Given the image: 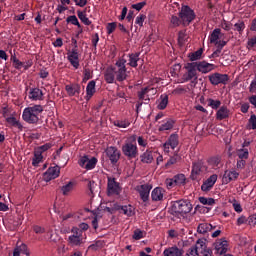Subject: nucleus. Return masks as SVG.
Segmentation results:
<instances>
[{"mask_svg":"<svg viewBox=\"0 0 256 256\" xmlns=\"http://www.w3.org/2000/svg\"><path fill=\"white\" fill-rule=\"evenodd\" d=\"M67 59L74 69H79V52L77 51V48H73L67 53Z\"/></svg>","mask_w":256,"mask_h":256,"instance_id":"f3484780","label":"nucleus"},{"mask_svg":"<svg viewBox=\"0 0 256 256\" xmlns=\"http://www.w3.org/2000/svg\"><path fill=\"white\" fill-rule=\"evenodd\" d=\"M42 113L43 107L41 105L29 106L23 110L22 119L26 123L35 124L39 122Z\"/></svg>","mask_w":256,"mask_h":256,"instance_id":"f03ea898","label":"nucleus"},{"mask_svg":"<svg viewBox=\"0 0 256 256\" xmlns=\"http://www.w3.org/2000/svg\"><path fill=\"white\" fill-rule=\"evenodd\" d=\"M208 105L211 109H219V107H221V101L210 98L208 99Z\"/></svg>","mask_w":256,"mask_h":256,"instance_id":"49530a36","label":"nucleus"},{"mask_svg":"<svg viewBox=\"0 0 256 256\" xmlns=\"http://www.w3.org/2000/svg\"><path fill=\"white\" fill-rule=\"evenodd\" d=\"M179 145V136L177 134L170 135L169 139L164 143V152L170 153Z\"/></svg>","mask_w":256,"mask_h":256,"instance_id":"ddd939ff","label":"nucleus"},{"mask_svg":"<svg viewBox=\"0 0 256 256\" xmlns=\"http://www.w3.org/2000/svg\"><path fill=\"white\" fill-rule=\"evenodd\" d=\"M144 236V232L141 231L140 229H136L134 231V234L132 236V239H134L135 241H139L140 239H143Z\"/></svg>","mask_w":256,"mask_h":256,"instance_id":"603ef678","label":"nucleus"},{"mask_svg":"<svg viewBox=\"0 0 256 256\" xmlns=\"http://www.w3.org/2000/svg\"><path fill=\"white\" fill-rule=\"evenodd\" d=\"M221 27L224 29V31H231V23L225 20L221 23Z\"/></svg>","mask_w":256,"mask_h":256,"instance_id":"69168bd1","label":"nucleus"},{"mask_svg":"<svg viewBox=\"0 0 256 256\" xmlns=\"http://www.w3.org/2000/svg\"><path fill=\"white\" fill-rule=\"evenodd\" d=\"M61 173V168L59 166L50 167L44 173V181L49 182L52 179H57Z\"/></svg>","mask_w":256,"mask_h":256,"instance_id":"2eb2a0df","label":"nucleus"},{"mask_svg":"<svg viewBox=\"0 0 256 256\" xmlns=\"http://www.w3.org/2000/svg\"><path fill=\"white\" fill-rule=\"evenodd\" d=\"M179 18L181 19L183 25H190L192 21L195 20V11L187 5H183L179 12Z\"/></svg>","mask_w":256,"mask_h":256,"instance_id":"0eeeda50","label":"nucleus"},{"mask_svg":"<svg viewBox=\"0 0 256 256\" xmlns=\"http://www.w3.org/2000/svg\"><path fill=\"white\" fill-rule=\"evenodd\" d=\"M184 69H186V72L182 75L181 79L179 80V83L197 81V68L195 67V64L193 62L187 63L184 66Z\"/></svg>","mask_w":256,"mask_h":256,"instance_id":"423d86ee","label":"nucleus"},{"mask_svg":"<svg viewBox=\"0 0 256 256\" xmlns=\"http://www.w3.org/2000/svg\"><path fill=\"white\" fill-rule=\"evenodd\" d=\"M91 79V70L85 69L84 70V76H83V83H87Z\"/></svg>","mask_w":256,"mask_h":256,"instance_id":"e2e57ef3","label":"nucleus"},{"mask_svg":"<svg viewBox=\"0 0 256 256\" xmlns=\"http://www.w3.org/2000/svg\"><path fill=\"white\" fill-rule=\"evenodd\" d=\"M170 23L173 27H179V25H181V20L177 16H172Z\"/></svg>","mask_w":256,"mask_h":256,"instance_id":"bf43d9fd","label":"nucleus"},{"mask_svg":"<svg viewBox=\"0 0 256 256\" xmlns=\"http://www.w3.org/2000/svg\"><path fill=\"white\" fill-rule=\"evenodd\" d=\"M172 211L176 215H187V213H191L193 211V204L189 200H177L172 204Z\"/></svg>","mask_w":256,"mask_h":256,"instance_id":"39448f33","label":"nucleus"},{"mask_svg":"<svg viewBox=\"0 0 256 256\" xmlns=\"http://www.w3.org/2000/svg\"><path fill=\"white\" fill-rule=\"evenodd\" d=\"M73 235L68 237V243L72 247H79V245H83V235L81 234V230L78 228H72Z\"/></svg>","mask_w":256,"mask_h":256,"instance_id":"1a4fd4ad","label":"nucleus"},{"mask_svg":"<svg viewBox=\"0 0 256 256\" xmlns=\"http://www.w3.org/2000/svg\"><path fill=\"white\" fill-rule=\"evenodd\" d=\"M106 155L111 163H117L121 157V152L116 147L110 146L106 149Z\"/></svg>","mask_w":256,"mask_h":256,"instance_id":"6ab92c4d","label":"nucleus"},{"mask_svg":"<svg viewBox=\"0 0 256 256\" xmlns=\"http://www.w3.org/2000/svg\"><path fill=\"white\" fill-rule=\"evenodd\" d=\"M249 125L251 126V129H256V115L255 114L250 116Z\"/></svg>","mask_w":256,"mask_h":256,"instance_id":"0e129e2a","label":"nucleus"},{"mask_svg":"<svg viewBox=\"0 0 256 256\" xmlns=\"http://www.w3.org/2000/svg\"><path fill=\"white\" fill-rule=\"evenodd\" d=\"M61 191L63 195H69V193L73 191V182H69L68 184L62 186Z\"/></svg>","mask_w":256,"mask_h":256,"instance_id":"c03bdc74","label":"nucleus"},{"mask_svg":"<svg viewBox=\"0 0 256 256\" xmlns=\"http://www.w3.org/2000/svg\"><path fill=\"white\" fill-rule=\"evenodd\" d=\"M217 174L211 175L201 186L202 191H211L215 183H217Z\"/></svg>","mask_w":256,"mask_h":256,"instance_id":"b1692460","label":"nucleus"},{"mask_svg":"<svg viewBox=\"0 0 256 256\" xmlns=\"http://www.w3.org/2000/svg\"><path fill=\"white\" fill-rule=\"evenodd\" d=\"M152 201H163L165 197V189L161 187H156L151 193Z\"/></svg>","mask_w":256,"mask_h":256,"instance_id":"393cba45","label":"nucleus"},{"mask_svg":"<svg viewBox=\"0 0 256 256\" xmlns=\"http://www.w3.org/2000/svg\"><path fill=\"white\" fill-rule=\"evenodd\" d=\"M122 153L128 159H135L139 155V149L137 148V136H130L122 146Z\"/></svg>","mask_w":256,"mask_h":256,"instance_id":"20e7f679","label":"nucleus"},{"mask_svg":"<svg viewBox=\"0 0 256 256\" xmlns=\"http://www.w3.org/2000/svg\"><path fill=\"white\" fill-rule=\"evenodd\" d=\"M248 223H249V225H252V227H255V225H256V215L250 216L248 218Z\"/></svg>","mask_w":256,"mask_h":256,"instance_id":"774afa93","label":"nucleus"},{"mask_svg":"<svg viewBox=\"0 0 256 256\" xmlns=\"http://www.w3.org/2000/svg\"><path fill=\"white\" fill-rule=\"evenodd\" d=\"M194 66L196 67V71H199L200 73H211V71H214L215 69V64H211L206 61L202 62H193Z\"/></svg>","mask_w":256,"mask_h":256,"instance_id":"f8f14e48","label":"nucleus"},{"mask_svg":"<svg viewBox=\"0 0 256 256\" xmlns=\"http://www.w3.org/2000/svg\"><path fill=\"white\" fill-rule=\"evenodd\" d=\"M152 189H153V186L151 184H142L138 186L137 191L142 201H144V203L149 201V194L151 193Z\"/></svg>","mask_w":256,"mask_h":256,"instance_id":"dca6fc26","label":"nucleus"},{"mask_svg":"<svg viewBox=\"0 0 256 256\" xmlns=\"http://www.w3.org/2000/svg\"><path fill=\"white\" fill-rule=\"evenodd\" d=\"M79 165L82 167V169H86L87 171H91L92 169H95L97 166V158L92 157L89 159V156H82L79 159Z\"/></svg>","mask_w":256,"mask_h":256,"instance_id":"9d476101","label":"nucleus"},{"mask_svg":"<svg viewBox=\"0 0 256 256\" xmlns=\"http://www.w3.org/2000/svg\"><path fill=\"white\" fill-rule=\"evenodd\" d=\"M28 97L31 101H43V90L39 88H31Z\"/></svg>","mask_w":256,"mask_h":256,"instance_id":"5701e85b","label":"nucleus"},{"mask_svg":"<svg viewBox=\"0 0 256 256\" xmlns=\"http://www.w3.org/2000/svg\"><path fill=\"white\" fill-rule=\"evenodd\" d=\"M107 193H108V195H120L121 194V185L119 184V182H116L115 178H113V177H108Z\"/></svg>","mask_w":256,"mask_h":256,"instance_id":"9b49d317","label":"nucleus"},{"mask_svg":"<svg viewBox=\"0 0 256 256\" xmlns=\"http://www.w3.org/2000/svg\"><path fill=\"white\" fill-rule=\"evenodd\" d=\"M239 177V172L235 170H226L224 172L222 181L225 185L231 183V181H235Z\"/></svg>","mask_w":256,"mask_h":256,"instance_id":"412c9836","label":"nucleus"},{"mask_svg":"<svg viewBox=\"0 0 256 256\" xmlns=\"http://www.w3.org/2000/svg\"><path fill=\"white\" fill-rule=\"evenodd\" d=\"M247 47L248 49H253V47H256V35L248 38Z\"/></svg>","mask_w":256,"mask_h":256,"instance_id":"6e6d98bb","label":"nucleus"},{"mask_svg":"<svg viewBox=\"0 0 256 256\" xmlns=\"http://www.w3.org/2000/svg\"><path fill=\"white\" fill-rule=\"evenodd\" d=\"M187 256H213V251L207 247L206 240L199 239L194 246L189 248Z\"/></svg>","mask_w":256,"mask_h":256,"instance_id":"7ed1b4c3","label":"nucleus"},{"mask_svg":"<svg viewBox=\"0 0 256 256\" xmlns=\"http://www.w3.org/2000/svg\"><path fill=\"white\" fill-rule=\"evenodd\" d=\"M77 15H78V18L80 19V21H82V23H84V25H91V20H89L85 11L84 12L77 11Z\"/></svg>","mask_w":256,"mask_h":256,"instance_id":"a19ab883","label":"nucleus"},{"mask_svg":"<svg viewBox=\"0 0 256 256\" xmlns=\"http://www.w3.org/2000/svg\"><path fill=\"white\" fill-rule=\"evenodd\" d=\"M33 231L37 235H43V233H45V229L43 227L39 226V225L33 226Z\"/></svg>","mask_w":256,"mask_h":256,"instance_id":"680f3d73","label":"nucleus"},{"mask_svg":"<svg viewBox=\"0 0 256 256\" xmlns=\"http://www.w3.org/2000/svg\"><path fill=\"white\" fill-rule=\"evenodd\" d=\"M164 256H183V249L172 246L164 250Z\"/></svg>","mask_w":256,"mask_h":256,"instance_id":"a878e982","label":"nucleus"},{"mask_svg":"<svg viewBox=\"0 0 256 256\" xmlns=\"http://www.w3.org/2000/svg\"><path fill=\"white\" fill-rule=\"evenodd\" d=\"M51 147H52L51 143H46L42 146H39L35 151L36 153H40V155H43V153H45V151H49Z\"/></svg>","mask_w":256,"mask_h":256,"instance_id":"a18cd8bd","label":"nucleus"},{"mask_svg":"<svg viewBox=\"0 0 256 256\" xmlns=\"http://www.w3.org/2000/svg\"><path fill=\"white\" fill-rule=\"evenodd\" d=\"M209 231H213V225L209 223H201L197 227V232L201 235H205V233H209Z\"/></svg>","mask_w":256,"mask_h":256,"instance_id":"473e14b6","label":"nucleus"},{"mask_svg":"<svg viewBox=\"0 0 256 256\" xmlns=\"http://www.w3.org/2000/svg\"><path fill=\"white\" fill-rule=\"evenodd\" d=\"M180 159L181 156L175 154L174 156L170 157V159L166 163V167H169L170 165H175V163H177V161H179Z\"/></svg>","mask_w":256,"mask_h":256,"instance_id":"864d4df0","label":"nucleus"},{"mask_svg":"<svg viewBox=\"0 0 256 256\" xmlns=\"http://www.w3.org/2000/svg\"><path fill=\"white\" fill-rule=\"evenodd\" d=\"M66 22L71 23V25H76V27H81V24H79V19H77V16L75 15L69 16L66 19Z\"/></svg>","mask_w":256,"mask_h":256,"instance_id":"8fccbe9b","label":"nucleus"},{"mask_svg":"<svg viewBox=\"0 0 256 256\" xmlns=\"http://www.w3.org/2000/svg\"><path fill=\"white\" fill-rule=\"evenodd\" d=\"M173 125H175V122L169 119L159 127V131H169L170 129H173Z\"/></svg>","mask_w":256,"mask_h":256,"instance_id":"ea45409f","label":"nucleus"},{"mask_svg":"<svg viewBox=\"0 0 256 256\" xmlns=\"http://www.w3.org/2000/svg\"><path fill=\"white\" fill-rule=\"evenodd\" d=\"M106 29H107L108 35H111V33H113V31H115V29H117V24L115 22L108 23Z\"/></svg>","mask_w":256,"mask_h":256,"instance_id":"052dcab7","label":"nucleus"},{"mask_svg":"<svg viewBox=\"0 0 256 256\" xmlns=\"http://www.w3.org/2000/svg\"><path fill=\"white\" fill-rule=\"evenodd\" d=\"M11 61L15 67V69H21L23 67V62H21L17 56H11Z\"/></svg>","mask_w":256,"mask_h":256,"instance_id":"3c124183","label":"nucleus"},{"mask_svg":"<svg viewBox=\"0 0 256 256\" xmlns=\"http://www.w3.org/2000/svg\"><path fill=\"white\" fill-rule=\"evenodd\" d=\"M7 123H9V125H12V127H17V129H23V125L21 124V122H19V120H17V118L11 116L6 118Z\"/></svg>","mask_w":256,"mask_h":256,"instance_id":"4c0bfd02","label":"nucleus"},{"mask_svg":"<svg viewBox=\"0 0 256 256\" xmlns=\"http://www.w3.org/2000/svg\"><path fill=\"white\" fill-rule=\"evenodd\" d=\"M154 155H155V152L151 150H147L140 156V159L142 163L150 164V163H153Z\"/></svg>","mask_w":256,"mask_h":256,"instance_id":"c756f323","label":"nucleus"},{"mask_svg":"<svg viewBox=\"0 0 256 256\" xmlns=\"http://www.w3.org/2000/svg\"><path fill=\"white\" fill-rule=\"evenodd\" d=\"M201 55H203V50L199 49L196 52L190 54V61H197L198 59H201Z\"/></svg>","mask_w":256,"mask_h":256,"instance_id":"de8ad7c7","label":"nucleus"},{"mask_svg":"<svg viewBox=\"0 0 256 256\" xmlns=\"http://www.w3.org/2000/svg\"><path fill=\"white\" fill-rule=\"evenodd\" d=\"M187 39H189V36H187V31L186 30H181L178 33V43H179V45H185V43H187Z\"/></svg>","mask_w":256,"mask_h":256,"instance_id":"58836bf2","label":"nucleus"},{"mask_svg":"<svg viewBox=\"0 0 256 256\" xmlns=\"http://www.w3.org/2000/svg\"><path fill=\"white\" fill-rule=\"evenodd\" d=\"M208 79L211 85H227L229 83V75L221 74L219 72L210 74Z\"/></svg>","mask_w":256,"mask_h":256,"instance_id":"6e6552de","label":"nucleus"},{"mask_svg":"<svg viewBox=\"0 0 256 256\" xmlns=\"http://www.w3.org/2000/svg\"><path fill=\"white\" fill-rule=\"evenodd\" d=\"M226 45H227V42H221L220 44L215 45L216 50L212 53L211 57L213 59L220 57L221 51H223V47H225Z\"/></svg>","mask_w":256,"mask_h":256,"instance_id":"e433bc0d","label":"nucleus"},{"mask_svg":"<svg viewBox=\"0 0 256 256\" xmlns=\"http://www.w3.org/2000/svg\"><path fill=\"white\" fill-rule=\"evenodd\" d=\"M126 63L127 60L125 58H119L114 66L108 67L104 73L106 83L112 84L115 83V81L123 83V81H127L129 72H127Z\"/></svg>","mask_w":256,"mask_h":256,"instance_id":"f257e3e1","label":"nucleus"},{"mask_svg":"<svg viewBox=\"0 0 256 256\" xmlns=\"http://www.w3.org/2000/svg\"><path fill=\"white\" fill-rule=\"evenodd\" d=\"M228 247L229 244L225 239L216 240V242L214 243V249L218 255H225V253H227Z\"/></svg>","mask_w":256,"mask_h":256,"instance_id":"a211bd4d","label":"nucleus"},{"mask_svg":"<svg viewBox=\"0 0 256 256\" xmlns=\"http://www.w3.org/2000/svg\"><path fill=\"white\" fill-rule=\"evenodd\" d=\"M167 105H169V96L167 94H162L157 100V109L163 111V109L167 108Z\"/></svg>","mask_w":256,"mask_h":256,"instance_id":"bb28decb","label":"nucleus"},{"mask_svg":"<svg viewBox=\"0 0 256 256\" xmlns=\"http://www.w3.org/2000/svg\"><path fill=\"white\" fill-rule=\"evenodd\" d=\"M29 255V249L27 245L20 244L14 249L13 256Z\"/></svg>","mask_w":256,"mask_h":256,"instance_id":"2f4dec72","label":"nucleus"},{"mask_svg":"<svg viewBox=\"0 0 256 256\" xmlns=\"http://www.w3.org/2000/svg\"><path fill=\"white\" fill-rule=\"evenodd\" d=\"M219 39H221V29L216 28L210 34L209 41L213 45H221V43H227L225 40H219Z\"/></svg>","mask_w":256,"mask_h":256,"instance_id":"aec40b11","label":"nucleus"},{"mask_svg":"<svg viewBox=\"0 0 256 256\" xmlns=\"http://www.w3.org/2000/svg\"><path fill=\"white\" fill-rule=\"evenodd\" d=\"M114 125L120 129H127V127L131 125V122H129V120H117L114 122Z\"/></svg>","mask_w":256,"mask_h":256,"instance_id":"79ce46f5","label":"nucleus"},{"mask_svg":"<svg viewBox=\"0 0 256 256\" xmlns=\"http://www.w3.org/2000/svg\"><path fill=\"white\" fill-rule=\"evenodd\" d=\"M145 19H147V16L144 14H140L136 17L135 23L136 25H139V27H143V23H145Z\"/></svg>","mask_w":256,"mask_h":256,"instance_id":"5fc2aeb1","label":"nucleus"},{"mask_svg":"<svg viewBox=\"0 0 256 256\" xmlns=\"http://www.w3.org/2000/svg\"><path fill=\"white\" fill-rule=\"evenodd\" d=\"M145 5H147V1H142L136 4L132 5V9H135L136 11H141V9H143V7H145Z\"/></svg>","mask_w":256,"mask_h":256,"instance_id":"13d9d810","label":"nucleus"},{"mask_svg":"<svg viewBox=\"0 0 256 256\" xmlns=\"http://www.w3.org/2000/svg\"><path fill=\"white\" fill-rule=\"evenodd\" d=\"M128 65L130 67H137V63H139V53H132L128 55Z\"/></svg>","mask_w":256,"mask_h":256,"instance_id":"72a5a7b5","label":"nucleus"},{"mask_svg":"<svg viewBox=\"0 0 256 256\" xmlns=\"http://www.w3.org/2000/svg\"><path fill=\"white\" fill-rule=\"evenodd\" d=\"M66 93L69 97H75L81 93V85L74 83L65 86Z\"/></svg>","mask_w":256,"mask_h":256,"instance_id":"4be33fe9","label":"nucleus"},{"mask_svg":"<svg viewBox=\"0 0 256 256\" xmlns=\"http://www.w3.org/2000/svg\"><path fill=\"white\" fill-rule=\"evenodd\" d=\"M137 141L140 147H147V140H145L142 136L138 137Z\"/></svg>","mask_w":256,"mask_h":256,"instance_id":"338daca9","label":"nucleus"},{"mask_svg":"<svg viewBox=\"0 0 256 256\" xmlns=\"http://www.w3.org/2000/svg\"><path fill=\"white\" fill-rule=\"evenodd\" d=\"M175 185H183L185 183V174H178L174 176Z\"/></svg>","mask_w":256,"mask_h":256,"instance_id":"09e8293b","label":"nucleus"},{"mask_svg":"<svg viewBox=\"0 0 256 256\" xmlns=\"http://www.w3.org/2000/svg\"><path fill=\"white\" fill-rule=\"evenodd\" d=\"M234 27H235V30H236V31H239V32L241 33L242 31H245V22H243V21H238V22L234 25Z\"/></svg>","mask_w":256,"mask_h":256,"instance_id":"4d7b16f0","label":"nucleus"},{"mask_svg":"<svg viewBox=\"0 0 256 256\" xmlns=\"http://www.w3.org/2000/svg\"><path fill=\"white\" fill-rule=\"evenodd\" d=\"M95 85L96 82L95 80L90 81L87 86H86V96L85 99L86 101H89L91 99V97H93V95H95Z\"/></svg>","mask_w":256,"mask_h":256,"instance_id":"cd10ccee","label":"nucleus"},{"mask_svg":"<svg viewBox=\"0 0 256 256\" xmlns=\"http://www.w3.org/2000/svg\"><path fill=\"white\" fill-rule=\"evenodd\" d=\"M205 171H207V167L202 162H195L192 166V175H201Z\"/></svg>","mask_w":256,"mask_h":256,"instance_id":"c85d7f7f","label":"nucleus"},{"mask_svg":"<svg viewBox=\"0 0 256 256\" xmlns=\"http://www.w3.org/2000/svg\"><path fill=\"white\" fill-rule=\"evenodd\" d=\"M229 117V109L226 106H222L216 113V119L218 121H223V119H227Z\"/></svg>","mask_w":256,"mask_h":256,"instance_id":"7c9ffc66","label":"nucleus"},{"mask_svg":"<svg viewBox=\"0 0 256 256\" xmlns=\"http://www.w3.org/2000/svg\"><path fill=\"white\" fill-rule=\"evenodd\" d=\"M153 95H157V88H153L151 86L143 88L138 93L139 99L141 101H147V103H149V97H153Z\"/></svg>","mask_w":256,"mask_h":256,"instance_id":"4468645a","label":"nucleus"},{"mask_svg":"<svg viewBox=\"0 0 256 256\" xmlns=\"http://www.w3.org/2000/svg\"><path fill=\"white\" fill-rule=\"evenodd\" d=\"M122 212L124 215H127V217H132V215H135L133 206L131 205L122 206Z\"/></svg>","mask_w":256,"mask_h":256,"instance_id":"37998d69","label":"nucleus"},{"mask_svg":"<svg viewBox=\"0 0 256 256\" xmlns=\"http://www.w3.org/2000/svg\"><path fill=\"white\" fill-rule=\"evenodd\" d=\"M236 155L238 159H243L247 161L249 159V149L247 148H240L236 150Z\"/></svg>","mask_w":256,"mask_h":256,"instance_id":"f704fd0d","label":"nucleus"},{"mask_svg":"<svg viewBox=\"0 0 256 256\" xmlns=\"http://www.w3.org/2000/svg\"><path fill=\"white\" fill-rule=\"evenodd\" d=\"M39 163H43V154L41 152H34V157L32 159L33 167H39Z\"/></svg>","mask_w":256,"mask_h":256,"instance_id":"c9c22d12","label":"nucleus"}]
</instances>
